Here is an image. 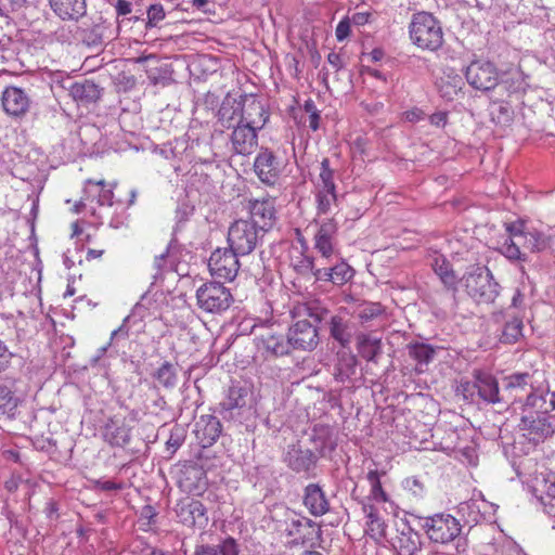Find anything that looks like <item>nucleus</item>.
I'll list each match as a JSON object with an SVG mask.
<instances>
[{"label": "nucleus", "instance_id": "f257e3e1", "mask_svg": "<svg viewBox=\"0 0 555 555\" xmlns=\"http://www.w3.org/2000/svg\"><path fill=\"white\" fill-rule=\"evenodd\" d=\"M291 314L296 320L287 332L292 348L301 351L314 350L319 345L318 324L322 319V309L317 302H297Z\"/></svg>", "mask_w": 555, "mask_h": 555}, {"label": "nucleus", "instance_id": "f03ea898", "mask_svg": "<svg viewBox=\"0 0 555 555\" xmlns=\"http://www.w3.org/2000/svg\"><path fill=\"white\" fill-rule=\"evenodd\" d=\"M508 237L501 247L502 254L512 260H525L521 248L539 253L548 247V238L538 230L529 229L522 220L505 225Z\"/></svg>", "mask_w": 555, "mask_h": 555}, {"label": "nucleus", "instance_id": "7ed1b4c3", "mask_svg": "<svg viewBox=\"0 0 555 555\" xmlns=\"http://www.w3.org/2000/svg\"><path fill=\"white\" fill-rule=\"evenodd\" d=\"M409 38L411 42L423 51L436 52L444 42L443 29L440 21L426 11L412 15L409 23Z\"/></svg>", "mask_w": 555, "mask_h": 555}, {"label": "nucleus", "instance_id": "20e7f679", "mask_svg": "<svg viewBox=\"0 0 555 555\" xmlns=\"http://www.w3.org/2000/svg\"><path fill=\"white\" fill-rule=\"evenodd\" d=\"M465 291L479 305L493 304L499 296V284L491 271L478 263L473 264L461 279Z\"/></svg>", "mask_w": 555, "mask_h": 555}, {"label": "nucleus", "instance_id": "39448f33", "mask_svg": "<svg viewBox=\"0 0 555 555\" xmlns=\"http://www.w3.org/2000/svg\"><path fill=\"white\" fill-rule=\"evenodd\" d=\"M219 113L221 125L227 129H232L229 137L231 151L236 155H251L258 147V130L235 122V116L229 115L228 107H221Z\"/></svg>", "mask_w": 555, "mask_h": 555}, {"label": "nucleus", "instance_id": "423d86ee", "mask_svg": "<svg viewBox=\"0 0 555 555\" xmlns=\"http://www.w3.org/2000/svg\"><path fill=\"white\" fill-rule=\"evenodd\" d=\"M275 530L288 539L293 545H305L308 541L306 530L313 529L311 519L306 518L295 511L283 507L273 517Z\"/></svg>", "mask_w": 555, "mask_h": 555}, {"label": "nucleus", "instance_id": "0eeeda50", "mask_svg": "<svg viewBox=\"0 0 555 555\" xmlns=\"http://www.w3.org/2000/svg\"><path fill=\"white\" fill-rule=\"evenodd\" d=\"M196 302L207 313L221 314L234 302V297L227 286L219 282H207L196 291Z\"/></svg>", "mask_w": 555, "mask_h": 555}, {"label": "nucleus", "instance_id": "6e6552de", "mask_svg": "<svg viewBox=\"0 0 555 555\" xmlns=\"http://www.w3.org/2000/svg\"><path fill=\"white\" fill-rule=\"evenodd\" d=\"M263 231L251 220H235L229 228L230 249L238 255H249L257 247Z\"/></svg>", "mask_w": 555, "mask_h": 555}, {"label": "nucleus", "instance_id": "1a4fd4ad", "mask_svg": "<svg viewBox=\"0 0 555 555\" xmlns=\"http://www.w3.org/2000/svg\"><path fill=\"white\" fill-rule=\"evenodd\" d=\"M317 217L327 215L337 205L336 184L334 171L330 168V160L324 158L321 163L319 180L314 192Z\"/></svg>", "mask_w": 555, "mask_h": 555}, {"label": "nucleus", "instance_id": "9d476101", "mask_svg": "<svg viewBox=\"0 0 555 555\" xmlns=\"http://www.w3.org/2000/svg\"><path fill=\"white\" fill-rule=\"evenodd\" d=\"M424 529L431 542L448 544L461 534L462 525L454 516L439 513L425 518Z\"/></svg>", "mask_w": 555, "mask_h": 555}, {"label": "nucleus", "instance_id": "9b49d317", "mask_svg": "<svg viewBox=\"0 0 555 555\" xmlns=\"http://www.w3.org/2000/svg\"><path fill=\"white\" fill-rule=\"evenodd\" d=\"M468 85L481 92H488L499 85L500 73L496 65L488 60H474L465 69Z\"/></svg>", "mask_w": 555, "mask_h": 555}, {"label": "nucleus", "instance_id": "f8f14e48", "mask_svg": "<svg viewBox=\"0 0 555 555\" xmlns=\"http://www.w3.org/2000/svg\"><path fill=\"white\" fill-rule=\"evenodd\" d=\"M317 231L313 235V248L324 260L339 258V249L337 247L338 222L334 217L314 220Z\"/></svg>", "mask_w": 555, "mask_h": 555}, {"label": "nucleus", "instance_id": "ddd939ff", "mask_svg": "<svg viewBox=\"0 0 555 555\" xmlns=\"http://www.w3.org/2000/svg\"><path fill=\"white\" fill-rule=\"evenodd\" d=\"M229 115L235 116V122L261 130L269 119L264 105L256 96H246L241 106L229 108Z\"/></svg>", "mask_w": 555, "mask_h": 555}, {"label": "nucleus", "instance_id": "4468645a", "mask_svg": "<svg viewBox=\"0 0 555 555\" xmlns=\"http://www.w3.org/2000/svg\"><path fill=\"white\" fill-rule=\"evenodd\" d=\"M237 256L238 254L230 248H217L208 260L210 274L220 280L233 281L240 270Z\"/></svg>", "mask_w": 555, "mask_h": 555}, {"label": "nucleus", "instance_id": "2eb2a0df", "mask_svg": "<svg viewBox=\"0 0 555 555\" xmlns=\"http://www.w3.org/2000/svg\"><path fill=\"white\" fill-rule=\"evenodd\" d=\"M33 100L28 92L16 86H8L1 93L3 112L13 119H23L30 112Z\"/></svg>", "mask_w": 555, "mask_h": 555}, {"label": "nucleus", "instance_id": "dca6fc26", "mask_svg": "<svg viewBox=\"0 0 555 555\" xmlns=\"http://www.w3.org/2000/svg\"><path fill=\"white\" fill-rule=\"evenodd\" d=\"M176 515L183 526L203 529L208 524V515L205 505L195 499L183 498L175 507Z\"/></svg>", "mask_w": 555, "mask_h": 555}, {"label": "nucleus", "instance_id": "f3484780", "mask_svg": "<svg viewBox=\"0 0 555 555\" xmlns=\"http://www.w3.org/2000/svg\"><path fill=\"white\" fill-rule=\"evenodd\" d=\"M248 210L254 221L263 231L273 227L276 220L275 198L264 196L248 201Z\"/></svg>", "mask_w": 555, "mask_h": 555}, {"label": "nucleus", "instance_id": "a211bd4d", "mask_svg": "<svg viewBox=\"0 0 555 555\" xmlns=\"http://www.w3.org/2000/svg\"><path fill=\"white\" fill-rule=\"evenodd\" d=\"M254 170L259 180L267 185H274L281 175L280 164L269 149H261L257 154Z\"/></svg>", "mask_w": 555, "mask_h": 555}, {"label": "nucleus", "instance_id": "6ab92c4d", "mask_svg": "<svg viewBox=\"0 0 555 555\" xmlns=\"http://www.w3.org/2000/svg\"><path fill=\"white\" fill-rule=\"evenodd\" d=\"M257 347L267 357H281L289 353L293 349L288 339L281 333L268 328L264 333L257 337Z\"/></svg>", "mask_w": 555, "mask_h": 555}, {"label": "nucleus", "instance_id": "aec40b11", "mask_svg": "<svg viewBox=\"0 0 555 555\" xmlns=\"http://www.w3.org/2000/svg\"><path fill=\"white\" fill-rule=\"evenodd\" d=\"M117 182L107 183L105 180L88 179L85 181L82 199L96 202L100 206L114 204V189Z\"/></svg>", "mask_w": 555, "mask_h": 555}, {"label": "nucleus", "instance_id": "412c9836", "mask_svg": "<svg viewBox=\"0 0 555 555\" xmlns=\"http://www.w3.org/2000/svg\"><path fill=\"white\" fill-rule=\"evenodd\" d=\"M222 425L215 415H202L195 423L194 434L202 448L211 447L220 437Z\"/></svg>", "mask_w": 555, "mask_h": 555}, {"label": "nucleus", "instance_id": "4be33fe9", "mask_svg": "<svg viewBox=\"0 0 555 555\" xmlns=\"http://www.w3.org/2000/svg\"><path fill=\"white\" fill-rule=\"evenodd\" d=\"M131 427L125 416L114 415L103 429L104 440L112 447H124L130 441Z\"/></svg>", "mask_w": 555, "mask_h": 555}, {"label": "nucleus", "instance_id": "5701e85b", "mask_svg": "<svg viewBox=\"0 0 555 555\" xmlns=\"http://www.w3.org/2000/svg\"><path fill=\"white\" fill-rule=\"evenodd\" d=\"M473 378L476 379L477 395L482 401L491 404L501 401L499 382L492 374L475 370Z\"/></svg>", "mask_w": 555, "mask_h": 555}, {"label": "nucleus", "instance_id": "b1692460", "mask_svg": "<svg viewBox=\"0 0 555 555\" xmlns=\"http://www.w3.org/2000/svg\"><path fill=\"white\" fill-rule=\"evenodd\" d=\"M304 505L315 517L323 516L330 511V502L319 485L310 483L305 489Z\"/></svg>", "mask_w": 555, "mask_h": 555}, {"label": "nucleus", "instance_id": "393cba45", "mask_svg": "<svg viewBox=\"0 0 555 555\" xmlns=\"http://www.w3.org/2000/svg\"><path fill=\"white\" fill-rule=\"evenodd\" d=\"M392 545L398 555H416L422 548L421 535L411 527H404L396 535Z\"/></svg>", "mask_w": 555, "mask_h": 555}, {"label": "nucleus", "instance_id": "a878e982", "mask_svg": "<svg viewBox=\"0 0 555 555\" xmlns=\"http://www.w3.org/2000/svg\"><path fill=\"white\" fill-rule=\"evenodd\" d=\"M518 427L526 433L529 439L538 441L546 438L552 433L547 420L538 414L522 416Z\"/></svg>", "mask_w": 555, "mask_h": 555}, {"label": "nucleus", "instance_id": "bb28decb", "mask_svg": "<svg viewBox=\"0 0 555 555\" xmlns=\"http://www.w3.org/2000/svg\"><path fill=\"white\" fill-rule=\"evenodd\" d=\"M318 280L330 281L336 285H344L353 276L352 268L345 261L336 263L332 268H317L313 272Z\"/></svg>", "mask_w": 555, "mask_h": 555}, {"label": "nucleus", "instance_id": "cd10ccee", "mask_svg": "<svg viewBox=\"0 0 555 555\" xmlns=\"http://www.w3.org/2000/svg\"><path fill=\"white\" fill-rule=\"evenodd\" d=\"M463 85L462 77L452 68L444 70L436 82L440 95L448 101L454 100L461 93Z\"/></svg>", "mask_w": 555, "mask_h": 555}, {"label": "nucleus", "instance_id": "c85d7f7f", "mask_svg": "<svg viewBox=\"0 0 555 555\" xmlns=\"http://www.w3.org/2000/svg\"><path fill=\"white\" fill-rule=\"evenodd\" d=\"M362 512L366 518L365 532L376 541L385 538L387 526L378 515L377 508L369 502H363Z\"/></svg>", "mask_w": 555, "mask_h": 555}, {"label": "nucleus", "instance_id": "c756f323", "mask_svg": "<svg viewBox=\"0 0 555 555\" xmlns=\"http://www.w3.org/2000/svg\"><path fill=\"white\" fill-rule=\"evenodd\" d=\"M50 5L62 20H77L86 13L85 0H50Z\"/></svg>", "mask_w": 555, "mask_h": 555}, {"label": "nucleus", "instance_id": "7c9ffc66", "mask_svg": "<svg viewBox=\"0 0 555 555\" xmlns=\"http://www.w3.org/2000/svg\"><path fill=\"white\" fill-rule=\"evenodd\" d=\"M285 461L294 472L307 473L314 466L315 456L308 449L292 448L288 450Z\"/></svg>", "mask_w": 555, "mask_h": 555}, {"label": "nucleus", "instance_id": "2f4dec72", "mask_svg": "<svg viewBox=\"0 0 555 555\" xmlns=\"http://www.w3.org/2000/svg\"><path fill=\"white\" fill-rule=\"evenodd\" d=\"M69 93L76 102L82 104L93 103L101 96L99 86L91 80L74 82L69 88Z\"/></svg>", "mask_w": 555, "mask_h": 555}, {"label": "nucleus", "instance_id": "473e14b6", "mask_svg": "<svg viewBox=\"0 0 555 555\" xmlns=\"http://www.w3.org/2000/svg\"><path fill=\"white\" fill-rule=\"evenodd\" d=\"M433 269L446 288L453 293L457 292V284L460 280L457 279L452 264L443 256H438L434 259Z\"/></svg>", "mask_w": 555, "mask_h": 555}, {"label": "nucleus", "instance_id": "72a5a7b5", "mask_svg": "<svg viewBox=\"0 0 555 555\" xmlns=\"http://www.w3.org/2000/svg\"><path fill=\"white\" fill-rule=\"evenodd\" d=\"M21 403L14 391L7 385L0 384V418L13 420Z\"/></svg>", "mask_w": 555, "mask_h": 555}, {"label": "nucleus", "instance_id": "f704fd0d", "mask_svg": "<svg viewBox=\"0 0 555 555\" xmlns=\"http://www.w3.org/2000/svg\"><path fill=\"white\" fill-rule=\"evenodd\" d=\"M357 349L367 362L375 361L382 352V340L367 334H360L357 337Z\"/></svg>", "mask_w": 555, "mask_h": 555}, {"label": "nucleus", "instance_id": "c9c22d12", "mask_svg": "<svg viewBox=\"0 0 555 555\" xmlns=\"http://www.w3.org/2000/svg\"><path fill=\"white\" fill-rule=\"evenodd\" d=\"M385 472H378L377 469H371L366 474V479L370 485V494L365 502L375 501L378 503L388 502L389 496L384 490L380 477L384 476Z\"/></svg>", "mask_w": 555, "mask_h": 555}, {"label": "nucleus", "instance_id": "e433bc0d", "mask_svg": "<svg viewBox=\"0 0 555 555\" xmlns=\"http://www.w3.org/2000/svg\"><path fill=\"white\" fill-rule=\"evenodd\" d=\"M408 352L418 365H427L433 361L436 350L433 346L425 343H410L408 346Z\"/></svg>", "mask_w": 555, "mask_h": 555}, {"label": "nucleus", "instance_id": "4c0bfd02", "mask_svg": "<svg viewBox=\"0 0 555 555\" xmlns=\"http://www.w3.org/2000/svg\"><path fill=\"white\" fill-rule=\"evenodd\" d=\"M490 114L491 120L500 127H508L514 120V111L506 102L495 103Z\"/></svg>", "mask_w": 555, "mask_h": 555}, {"label": "nucleus", "instance_id": "58836bf2", "mask_svg": "<svg viewBox=\"0 0 555 555\" xmlns=\"http://www.w3.org/2000/svg\"><path fill=\"white\" fill-rule=\"evenodd\" d=\"M154 377L165 388H172L177 384V372L170 362H164L154 373Z\"/></svg>", "mask_w": 555, "mask_h": 555}, {"label": "nucleus", "instance_id": "ea45409f", "mask_svg": "<svg viewBox=\"0 0 555 555\" xmlns=\"http://www.w3.org/2000/svg\"><path fill=\"white\" fill-rule=\"evenodd\" d=\"M247 391L243 387L232 386L228 390L225 400L222 402V406L225 410L240 409L245 405V398Z\"/></svg>", "mask_w": 555, "mask_h": 555}, {"label": "nucleus", "instance_id": "a19ab883", "mask_svg": "<svg viewBox=\"0 0 555 555\" xmlns=\"http://www.w3.org/2000/svg\"><path fill=\"white\" fill-rule=\"evenodd\" d=\"M384 313L385 307L380 302H364L359 307L358 318L362 323H366Z\"/></svg>", "mask_w": 555, "mask_h": 555}, {"label": "nucleus", "instance_id": "79ce46f5", "mask_svg": "<svg viewBox=\"0 0 555 555\" xmlns=\"http://www.w3.org/2000/svg\"><path fill=\"white\" fill-rule=\"evenodd\" d=\"M330 332L334 339L339 341L341 345L349 343V334L347 333V325L343 318L334 315L330 322Z\"/></svg>", "mask_w": 555, "mask_h": 555}, {"label": "nucleus", "instance_id": "37998d69", "mask_svg": "<svg viewBox=\"0 0 555 555\" xmlns=\"http://www.w3.org/2000/svg\"><path fill=\"white\" fill-rule=\"evenodd\" d=\"M521 321L514 320L512 322L506 323L502 334V341L507 344L516 343L518 338L521 336Z\"/></svg>", "mask_w": 555, "mask_h": 555}, {"label": "nucleus", "instance_id": "c03bdc74", "mask_svg": "<svg viewBox=\"0 0 555 555\" xmlns=\"http://www.w3.org/2000/svg\"><path fill=\"white\" fill-rule=\"evenodd\" d=\"M457 395L463 396L465 400H473L477 393L476 379L464 380L462 379L456 387Z\"/></svg>", "mask_w": 555, "mask_h": 555}, {"label": "nucleus", "instance_id": "a18cd8bd", "mask_svg": "<svg viewBox=\"0 0 555 555\" xmlns=\"http://www.w3.org/2000/svg\"><path fill=\"white\" fill-rule=\"evenodd\" d=\"M529 374L528 373H517L507 377V389H525L528 384Z\"/></svg>", "mask_w": 555, "mask_h": 555}, {"label": "nucleus", "instance_id": "49530a36", "mask_svg": "<svg viewBox=\"0 0 555 555\" xmlns=\"http://www.w3.org/2000/svg\"><path fill=\"white\" fill-rule=\"evenodd\" d=\"M131 552L133 554L140 553L141 555H164L160 550H157L151 545L144 544L142 540H135L132 543Z\"/></svg>", "mask_w": 555, "mask_h": 555}, {"label": "nucleus", "instance_id": "de8ad7c7", "mask_svg": "<svg viewBox=\"0 0 555 555\" xmlns=\"http://www.w3.org/2000/svg\"><path fill=\"white\" fill-rule=\"evenodd\" d=\"M165 10L162 4L155 3L147 9V20L150 24H157L165 18Z\"/></svg>", "mask_w": 555, "mask_h": 555}, {"label": "nucleus", "instance_id": "09e8293b", "mask_svg": "<svg viewBox=\"0 0 555 555\" xmlns=\"http://www.w3.org/2000/svg\"><path fill=\"white\" fill-rule=\"evenodd\" d=\"M13 358V353L9 350L8 346L0 339V373L5 371Z\"/></svg>", "mask_w": 555, "mask_h": 555}, {"label": "nucleus", "instance_id": "8fccbe9b", "mask_svg": "<svg viewBox=\"0 0 555 555\" xmlns=\"http://www.w3.org/2000/svg\"><path fill=\"white\" fill-rule=\"evenodd\" d=\"M350 35V20L343 18L336 26L335 36L338 41L345 40Z\"/></svg>", "mask_w": 555, "mask_h": 555}, {"label": "nucleus", "instance_id": "3c124183", "mask_svg": "<svg viewBox=\"0 0 555 555\" xmlns=\"http://www.w3.org/2000/svg\"><path fill=\"white\" fill-rule=\"evenodd\" d=\"M221 555H238L236 541L233 538H227L220 545Z\"/></svg>", "mask_w": 555, "mask_h": 555}, {"label": "nucleus", "instance_id": "603ef678", "mask_svg": "<svg viewBox=\"0 0 555 555\" xmlns=\"http://www.w3.org/2000/svg\"><path fill=\"white\" fill-rule=\"evenodd\" d=\"M95 487L102 491H117L122 490L125 485L122 482H116L113 480H99L95 482Z\"/></svg>", "mask_w": 555, "mask_h": 555}, {"label": "nucleus", "instance_id": "864d4df0", "mask_svg": "<svg viewBox=\"0 0 555 555\" xmlns=\"http://www.w3.org/2000/svg\"><path fill=\"white\" fill-rule=\"evenodd\" d=\"M503 82L504 85H508V92L514 93L522 89L524 79L520 77V75H517L516 77L511 78V80H504Z\"/></svg>", "mask_w": 555, "mask_h": 555}, {"label": "nucleus", "instance_id": "5fc2aeb1", "mask_svg": "<svg viewBox=\"0 0 555 555\" xmlns=\"http://www.w3.org/2000/svg\"><path fill=\"white\" fill-rule=\"evenodd\" d=\"M116 12L118 16H125L131 13L132 5L127 0H118L115 5Z\"/></svg>", "mask_w": 555, "mask_h": 555}, {"label": "nucleus", "instance_id": "6e6d98bb", "mask_svg": "<svg viewBox=\"0 0 555 555\" xmlns=\"http://www.w3.org/2000/svg\"><path fill=\"white\" fill-rule=\"evenodd\" d=\"M105 251V248H88L86 251L85 259L88 262H91L93 260H100L104 256Z\"/></svg>", "mask_w": 555, "mask_h": 555}, {"label": "nucleus", "instance_id": "4d7b16f0", "mask_svg": "<svg viewBox=\"0 0 555 555\" xmlns=\"http://www.w3.org/2000/svg\"><path fill=\"white\" fill-rule=\"evenodd\" d=\"M447 120H448V114L444 112L434 113L430 116L431 125L437 126V127L444 126L447 124Z\"/></svg>", "mask_w": 555, "mask_h": 555}, {"label": "nucleus", "instance_id": "13d9d810", "mask_svg": "<svg viewBox=\"0 0 555 555\" xmlns=\"http://www.w3.org/2000/svg\"><path fill=\"white\" fill-rule=\"evenodd\" d=\"M320 119H321L320 112L309 115V118H308L309 128L313 131H317L320 127Z\"/></svg>", "mask_w": 555, "mask_h": 555}, {"label": "nucleus", "instance_id": "bf43d9fd", "mask_svg": "<svg viewBox=\"0 0 555 555\" xmlns=\"http://www.w3.org/2000/svg\"><path fill=\"white\" fill-rule=\"evenodd\" d=\"M362 74H365V75H369V76L374 77L376 79L386 81L385 76L378 69H374V68H371V67H363Z\"/></svg>", "mask_w": 555, "mask_h": 555}, {"label": "nucleus", "instance_id": "052dcab7", "mask_svg": "<svg viewBox=\"0 0 555 555\" xmlns=\"http://www.w3.org/2000/svg\"><path fill=\"white\" fill-rule=\"evenodd\" d=\"M370 14L369 13H356L352 16V22L357 25H364L369 22Z\"/></svg>", "mask_w": 555, "mask_h": 555}, {"label": "nucleus", "instance_id": "680f3d73", "mask_svg": "<svg viewBox=\"0 0 555 555\" xmlns=\"http://www.w3.org/2000/svg\"><path fill=\"white\" fill-rule=\"evenodd\" d=\"M217 552H218L217 548H215L212 546L202 545L196 548L195 555H217Z\"/></svg>", "mask_w": 555, "mask_h": 555}, {"label": "nucleus", "instance_id": "e2e57ef3", "mask_svg": "<svg viewBox=\"0 0 555 555\" xmlns=\"http://www.w3.org/2000/svg\"><path fill=\"white\" fill-rule=\"evenodd\" d=\"M369 56L371 61L379 62L384 57V51L380 48H375L369 53Z\"/></svg>", "mask_w": 555, "mask_h": 555}, {"label": "nucleus", "instance_id": "0e129e2a", "mask_svg": "<svg viewBox=\"0 0 555 555\" xmlns=\"http://www.w3.org/2000/svg\"><path fill=\"white\" fill-rule=\"evenodd\" d=\"M4 488L9 491V492H15L18 488V480L14 477L10 478L9 480H7L4 482Z\"/></svg>", "mask_w": 555, "mask_h": 555}, {"label": "nucleus", "instance_id": "69168bd1", "mask_svg": "<svg viewBox=\"0 0 555 555\" xmlns=\"http://www.w3.org/2000/svg\"><path fill=\"white\" fill-rule=\"evenodd\" d=\"M539 400V397L533 392L531 391L527 398H526V401H525V406H535L537 405V401ZM540 400H542V398H540Z\"/></svg>", "mask_w": 555, "mask_h": 555}, {"label": "nucleus", "instance_id": "338daca9", "mask_svg": "<svg viewBox=\"0 0 555 555\" xmlns=\"http://www.w3.org/2000/svg\"><path fill=\"white\" fill-rule=\"evenodd\" d=\"M304 109L309 114V115H312L313 113H319V111L317 109V106L314 104V102L309 99L305 102L304 104Z\"/></svg>", "mask_w": 555, "mask_h": 555}, {"label": "nucleus", "instance_id": "774afa93", "mask_svg": "<svg viewBox=\"0 0 555 555\" xmlns=\"http://www.w3.org/2000/svg\"><path fill=\"white\" fill-rule=\"evenodd\" d=\"M76 294V288L74 286V282H68L67 286H66V291L65 293L63 294V297L64 298H67V297H72Z\"/></svg>", "mask_w": 555, "mask_h": 555}]
</instances>
